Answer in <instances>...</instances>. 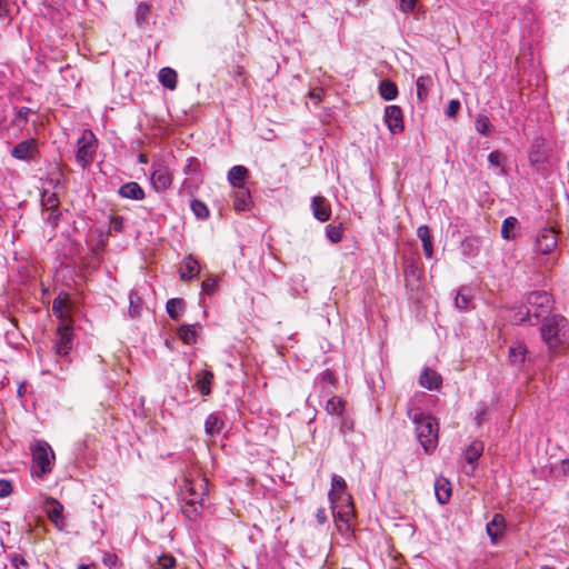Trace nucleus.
Here are the masks:
<instances>
[{"label":"nucleus","instance_id":"39","mask_svg":"<svg viewBox=\"0 0 569 569\" xmlns=\"http://www.w3.org/2000/svg\"><path fill=\"white\" fill-rule=\"evenodd\" d=\"M190 207L198 219L206 220L209 218L210 212L207 204L203 201L199 199H193L190 203Z\"/></svg>","mask_w":569,"mask_h":569},{"label":"nucleus","instance_id":"46","mask_svg":"<svg viewBox=\"0 0 569 569\" xmlns=\"http://www.w3.org/2000/svg\"><path fill=\"white\" fill-rule=\"evenodd\" d=\"M61 212L59 209L42 211L43 221L50 224L52 228H57L61 220Z\"/></svg>","mask_w":569,"mask_h":569},{"label":"nucleus","instance_id":"9","mask_svg":"<svg viewBox=\"0 0 569 569\" xmlns=\"http://www.w3.org/2000/svg\"><path fill=\"white\" fill-rule=\"evenodd\" d=\"M39 143L36 138H29L17 143L10 151L11 157L21 161H31L39 154Z\"/></svg>","mask_w":569,"mask_h":569},{"label":"nucleus","instance_id":"16","mask_svg":"<svg viewBox=\"0 0 569 569\" xmlns=\"http://www.w3.org/2000/svg\"><path fill=\"white\" fill-rule=\"evenodd\" d=\"M311 209L313 217L320 222H326L331 216V206L322 196H316L311 200Z\"/></svg>","mask_w":569,"mask_h":569},{"label":"nucleus","instance_id":"51","mask_svg":"<svg viewBox=\"0 0 569 569\" xmlns=\"http://www.w3.org/2000/svg\"><path fill=\"white\" fill-rule=\"evenodd\" d=\"M462 249L465 253H468L469 256H476L478 253L477 240L466 239L462 242Z\"/></svg>","mask_w":569,"mask_h":569},{"label":"nucleus","instance_id":"45","mask_svg":"<svg viewBox=\"0 0 569 569\" xmlns=\"http://www.w3.org/2000/svg\"><path fill=\"white\" fill-rule=\"evenodd\" d=\"M150 13V6L147 2H140L136 10V21L139 27H143Z\"/></svg>","mask_w":569,"mask_h":569},{"label":"nucleus","instance_id":"22","mask_svg":"<svg viewBox=\"0 0 569 569\" xmlns=\"http://www.w3.org/2000/svg\"><path fill=\"white\" fill-rule=\"evenodd\" d=\"M118 194L123 199L137 200V201L143 200L146 197V193H144V190L142 189V187L138 182H134V181L123 183L118 189Z\"/></svg>","mask_w":569,"mask_h":569},{"label":"nucleus","instance_id":"21","mask_svg":"<svg viewBox=\"0 0 569 569\" xmlns=\"http://www.w3.org/2000/svg\"><path fill=\"white\" fill-rule=\"evenodd\" d=\"M419 383L428 390H439L442 385V378L437 371L427 367L419 377Z\"/></svg>","mask_w":569,"mask_h":569},{"label":"nucleus","instance_id":"43","mask_svg":"<svg viewBox=\"0 0 569 569\" xmlns=\"http://www.w3.org/2000/svg\"><path fill=\"white\" fill-rule=\"evenodd\" d=\"M325 409L330 415H341L343 410V403L339 398L332 395L327 399Z\"/></svg>","mask_w":569,"mask_h":569},{"label":"nucleus","instance_id":"8","mask_svg":"<svg viewBox=\"0 0 569 569\" xmlns=\"http://www.w3.org/2000/svg\"><path fill=\"white\" fill-rule=\"evenodd\" d=\"M77 144L78 149L76 152V161L82 169H86L94 159L98 148V139L91 130L86 129L82 131Z\"/></svg>","mask_w":569,"mask_h":569},{"label":"nucleus","instance_id":"48","mask_svg":"<svg viewBox=\"0 0 569 569\" xmlns=\"http://www.w3.org/2000/svg\"><path fill=\"white\" fill-rule=\"evenodd\" d=\"M129 315L136 318L140 315L139 305L141 303L140 297L136 292H131L129 296Z\"/></svg>","mask_w":569,"mask_h":569},{"label":"nucleus","instance_id":"13","mask_svg":"<svg viewBox=\"0 0 569 569\" xmlns=\"http://www.w3.org/2000/svg\"><path fill=\"white\" fill-rule=\"evenodd\" d=\"M46 512L50 521L54 525L58 531L66 529V519L63 516V506L54 498H49L46 501Z\"/></svg>","mask_w":569,"mask_h":569},{"label":"nucleus","instance_id":"24","mask_svg":"<svg viewBox=\"0 0 569 569\" xmlns=\"http://www.w3.org/2000/svg\"><path fill=\"white\" fill-rule=\"evenodd\" d=\"M435 493L439 503H447L451 497L450 481L445 477H438L435 481Z\"/></svg>","mask_w":569,"mask_h":569},{"label":"nucleus","instance_id":"29","mask_svg":"<svg viewBox=\"0 0 569 569\" xmlns=\"http://www.w3.org/2000/svg\"><path fill=\"white\" fill-rule=\"evenodd\" d=\"M184 309H186V302L181 298H172L167 301V305H166L167 313L174 321L180 319Z\"/></svg>","mask_w":569,"mask_h":569},{"label":"nucleus","instance_id":"32","mask_svg":"<svg viewBox=\"0 0 569 569\" xmlns=\"http://www.w3.org/2000/svg\"><path fill=\"white\" fill-rule=\"evenodd\" d=\"M379 94L386 101L395 100L398 97V87L393 81L383 79L379 83Z\"/></svg>","mask_w":569,"mask_h":569},{"label":"nucleus","instance_id":"12","mask_svg":"<svg viewBox=\"0 0 569 569\" xmlns=\"http://www.w3.org/2000/svg\"><path fill=\"white\" fill-rule=\"evenodd\" d=\"M383 119L392 134L401 133L403 131V112L399 106L391 104L386 107Z\"/></svg>","mask_w":569,"mask_h":569},{"label":"nucleus","instance_id":"17","mask_svg":"<svg viewBox=\"0 0 569 569\" xmlns=\"http://www.w3.org/2000/svg\"><path fill=\"white\" fill-rule=\"evenodd\" d=\"M199 271L200 264L192 254H189L183 258L179 268V276L181 280H191L199 274Z\"/></svg>","mask_w":569,"mask_h":569},{"label":"nucleus","instance_id":"44","mask_svg":"<svg viewBox=\"0 0 569 569\" xmlns=\"http://www.w3.org/2000/svg\"><path fill=\"white\" fill-rule=\"evenodd\" d=\"M342 231H343V228H342L341 223H339L337 226L328 224L326 227V236H327L328 240L332 243H338L342 240Z\"/></svg>","mask_w":569,"mask_h":569},{"label":"nucleus","instance_id":"34","mask_svg":"<svg viewBox=\"0 0 569 569\" xmlns=\"http://www.w3.org/2000/svg\"><path fill=\"white\" fill-rule=\"evenodd\" d=\"M506 529L505 517L496 513L493 518L486 525V533H502Z\"/></svg>","mask_w":569,"mask_h":569},{"label":"nucleus","instance_id":"37","mask_svg":"<svg viewBox=\"0 0 569 569\" xmlns=\"http://www.w3.org/2000/svg\"><path fill=\"white\" fill-rule=\"evenodd\" d=\"M518 224V220L515 217H507L501 226V237L506 240L515 239L513 230Z\"/></svg>","mask_w":569,"mask_h":569},{"label":"nucleus","instance_id":"49","mask_svg":"<svg viewBox=\"0 0 569 569\" xmlns=\"http://www.w3.org/2000/svg\"><path fill=\"white\" fill-rule=\"evenodd\" d=\"M102 562L104 566L109 567V569H119V559L116 553L110 551H104L102 556Z\"/></svg>","mask_w":569,"mask_h":569},{"label":"nucleus","instance_id":"52","mask_svg":"<svg viewBox=\"0 0 569 569\" xmlns=\"http://www.w3.org/2000/svg\"><path fill=\"white\" fill-rule=\"evenodd\" d=\"M110 228L118 233L123 232L124 218L121 216H112L110 219Z\"/></svg>","mask_w":569,"mask_h":569},{"label":"nucleus","instance_id":"40","mask_svg":"<svg viewBox=\"0 0 569 569\" xmlns=\"http://www.w3.org/2000/svg\"><path fill=\"white\" fill-rule=\"evenodd\" d=\"M218 290V277L209 276L201 283L200 296H212Z\"/></svg>","mask_w":569,"mask_h":569},{"label":"nucleus","instance_id":"57","mask_svg":"<svg viewBox=\"0 0 569 569\" xmlns=\"http://www.w3.org/2000/svg\"><path fill=\"white\" fill-rule=\"evenodd\" d=\"M416 6L417 0H400L399 9L405 13H409L415 10Z\"/></svg>","mask_w":569,"mask_h":569},{"label":"nucleus","instance_id":"15","mask_svg":"<svg viewBox=\"0 0 569 569\" xmlns=\"http://www.w3.org/2000/svg\"><path fill=\"white\" fill-rule=\"evenodd\" d=\"M528 355L527 346L522 341H515L508 351V361L511 366L521 369Z\"/></svg>","mask_w":569,"mask_h":569},{"label":"nucleus","instance_id":"5","mask_svg":"<svg viewBox=\"0 0 569 569\" xmlns=\"http://www.w3.org/2000/svg\"><path fill=\"white\" fill-rule=\"evenodd\" d=\"M527 310L525 313L519 312V321L536 326L543 319L550 316L549 312L552 308V297L547 291H531L527 295Z\"/></svg>","mask_w":569,"mask_h":569},{"label":"nucleus","instance_id":"64","mask_svg":"<svg viewBox=\"0 0 569 569\" xmlns=\"http://www.w3.org/2000/svg\"><path fill=\"white\" fill-rule=\"evenodd\" d=\"M541 569H555L553 567L545 566Z\"/></svg>","mask_w":569,"mask_h":569},{"label":"nucleus","instance_id":"7","mask_svg":"<svg viewBox=\"0 0 569 569\" xmlns=\"http://www.w3.org/2000/svg\"><path fill=\"white\" fill-rule=\"evenodd\" d=\"M52 348L56 357L63 359L64 362H70L69 355L73 348L72 323H59L56 330Z\"/></svg>","mask_w":569,"mask_h":569},{"label":"nucleus","instance_id":"23","mask_svg":"<svg viewBox=\"0 0 569 569\" xmlns=\"http://www.w3.org/2000/svg\"><path fill=\"white\" fill-rule=\"evenodd\" d=\"M67 306H68V295L60 293L52 301V312L57 318L60 319V322L72 323V319L66 310Z\"/></svg>","mask_w":569,"mask_h":569},{"label":"nucleus","instance_id":"6","mask_svg":"<svg viewBox=\"0 0 569 569\" xmlns=\"http://www.w3.org/2000/svg\"><path fill=\"white\" fill-rule=\"evenodd\" d=\"M32 476L43 479L52 472L56 463V455L51 446L42 439L34 440L31 446Z\"/></svg>","mask_w":569,"mask_h":569},{"label":"nucleus","instance_id":"31","mask_svg":"<svg viewBox=\"0 0 569 569\" xmlns=\"http://www.w3.org/2000/svg\"><path fill=\"white\" fill-rule=\"evenodd\" d=\"M159 81L164 88L174 90L177 88L178 74L173 69L164 67L159 71Z\"/></svg>","mask_w":569,"mask_h":569},{"label":"nucleus","instance_id":"14","mask_svg":"<svg viewBox=\"0 0 569 569\" xmlns=\"http://www.w3.org/2000/svg\"><path fill=\"white\" fill-rule=\"evenodd\" d=\"M150 180L156 191L161 192L170 188L172 176L168 167L158 164L153 168Z\"/></svg>","mask_w":569,"mask_h":569},{"label":"nucleus","instance_id":"60","mask_svg":"<svg viewBox=\"0 0 569 569\" xmlns=\"http://www.w3.org/2000/svg\"><path fill=\"white\" fill-rule=\"evenodd\" d=\"M243 73V68L241 66H236L232 69L233 77H240Z\"/></svg>","mask_w":569,"mask_h":569},{"label":"nucleus","instance_id":"4","mask_svg":"<svg viewBox=\"0 0 569 569\" xmlns=\"http://www.w3.org/2000/svg\"><path fill=\"white\" fill-rule=\"evenodd\" d=\"M407 415L416 425L417 438L425 452L427 455L432 453L438 445V421L429 415H425L423 412H415L412 409H408Z\"/></svg>","mask_w":569,"mask_h":569},{"label":"nucleus","instance_id":"19","mask_svg":"<svg viewBox=\"0 0 569 569\" xmlns=\"http://www.w3.org/2000/svg\"><path fill=\"white\" fill-rule=\"evenodd\" d=\"M249 178V170L242 164H237L230 168L227 174L229 183L234 188H247L244 186L246 180Z\"/></svg>","mask_w":569,"mask_h":569},{"label":"nucleus","instance_id":"35","mask_svg":"<svg viewBox=\"0 0 569 569\" xmlns=\"http://www.w3.org/2000/svg\"><path fill=\"white\" fill-rule=\"evenodd\" d=\"M431 83V78L429 76H420L417 81V98L420 102H423L429 94V86Z\"/></svg>","mask_w":569,"mask_h":569},{"label":"nucleus","instance_id":"33","mask_svg":"<svg viewBox=\"0 0 569 569\" xmlns=\"http://www.w3.org/2000/svg\"><path fill=\"white\" fill-rule=\"evenodd\" d=\"M482 452H483L482 441L475 440L466 449L465 459L468 463L473 465L481 457Z\"/></svg>","mask_w":569,"mask_h":569},{"label":"nucleus","instance_id":"58","mask_svg":"<svg viewBox=\"0 0 569 569\" xmlns=\"http://www.w3.org/2000/svg\"><path fill=\"white\" fill-rule=\"evenodd\" d=\"M10 561H11L12 566H14L16 568H19L20 566H23V567L28 566V562L24 560V558L18 553H14L10 558Z\"/></svg>","mask_w":569,"mask_h":569},{"label":"nucleus","instance_id":"38","mask_svg":"<svg viewBox=\"0 0 569 569\" xmlns=\"http://www.w3.org/2000/svg\"><path fill=\"white\" fill-rule=\"evenodd\" d=\"M551 472L555 478L559 480L569 478V459H562L558 463L553 465Z\"/></svg>","mask_w":569,"mask_h":569},{"label":"nucleus","instance_id":"41","mask_svg":"<svg viewBox=\"0 0 569 569\" xmlns=\"http://www.w3.org/2000/svg\"><path fill=\"white\" fill-rule=\"evenodd\" d=\"M507 158L506 156L498 151V150H495V151H491L488 156V162L490 166L492 167H497L499 168V173L500 174H505V162H506Z\"/></svg>","mask_w":569,"mask_h":569},{"label":"nucleus","instance_id":"53","mask_svg":"<svg viewBox=\"0 0 569 569\" xmlns=\"http://www.w3.org/2000/svg\"><path fill=\"white\" fill-rule=\"evenodd\" d=\"M158 563L162 569H172L176 565V559L171 555H162L158 558Z\"/></svg>","mask_w":569,"mask_h":569},{"label":"nucleus","instance_id":"27","mask_svg":"<svg viewBox=\"0 0 569 569\" xmlns=\"http://www.w3.org/2000/svg\"><path fill=\"white\" fill-rule=\"evenodd\" d=\"M417 236L422 242L423 252L427 258H431L433 254L432 236L428 226H420L417 229Z\"/></svg>","mask_w":569,"mask_h":569},{"label":"nucleus","instance_id":"2","mask_svg":"<svg viewBox=\"0 0 569 569\" xmlns=\"http://www.w3.org/2000/svg\"><path fill=\"white\" fill-rule=\"evenodd\" d=\"M181 512L189 521H196L208 499L206 477H187L180 488Z\"/></svg>","mask_w":569,"mask_h":569},{"label":"nucleus","instance_id":"62","mask_svg":"<svg viewBox=\"0 0 569 569\" xmlns=\"http://www.w3.org/2000/svg\"><path fill=\"white\" fill-rule=\"evenodd\" d=\"M490 539H491V542L492 545H496L498 543L499 539L502 537V536H489Z\"/></svg>","mask_w":569,"mask_h":569},{"label":"nucleus","instance_id":"28","mask_svg":"<svg viewBox=\"0 0 569 569\" xmlns=\"http://www.w3.org/2000/svg\"><path fill=\"white\" fill-rule=\"evenodd\" d=\"M198 325H182L178 328L177 335L184 345H194L198 340Z\"/></svg>","mask_w":569,"mask_h":569},{"label":"nucleus","instance_id":"54","mask_svg":"<svg viewBox=\"0 0 569 569\" xmlns=\"http://www.w3.org/2000/svg\"><path fill=\"white\" fill-rule=\"evenodd\" d=\"M0 19H8V23L12 21L9 0H0Z\"/></svg>","mask_w":569,"mask_h":569},{"label":"nucleus","instance_id":"63","mask_svg":"<svg viewBox=\"0 0 569 569\" xmlns=\"http://www.w3.org/2000/svg\"><path fill=\"white\" fill-rule=\"evenodd\" d=\"M78 569H90V568H89V566H87V565H80V566L78 567Z\"/></svg>","mask_w":569,"mask_h":569},{"label":"nucleus","instance_id":"30","mask_svg":"<svg viewBox=\"0 0 569 569\" xmlns=\"http://www.w3.org/2000/svg\"><path fill=\"white\" fill-rule=\"evenodd\" d=\"M472 295L468 287H461L457 290V295L455 297V306L457 309L460 311L469 310Z\"/></svg>","mask_w":569,"mask_h":569},{"label":"nucleus","instance_id":"36","mask_svg":"<svg viewBox=\"0 0 569 569\" xmlns=\"http://www.w3.org/2000/svg\"><path fill=\"white\" fill-rule=\"evenodd\" d=\"M60 201L54 192H48L44 190L41 194V207L42 211L59 209Z\"/></svg>","mask_w":569,"mask_h":569},{"label":"nucleus","instance_id":"11","mask_svg":"<svg viewBox=\"0 0 569 569\" xmlns=\"http://www.w3.org/2000/svg\"><path fill=\"white\" fill-rule=\"evenodd\" d=\"M557 243L558 237L553 228H543L537 236L535 251L541 254H549L556 248Z\"/></svg>","mask_w":569,"mask_h":569},{"label":"nucleus","instance_id":"18","mask_svg":"<svg viewBox=\"0 0 569 569\" xmlns=\"http://www.w3.org/2000/svg\"><path fill=\"white\" fill-rule=\"evenodd\" d=\"M232 198V208L237 212L248 211L253 204L251 193L248 188L234 189Z\"/></svg>","mask_w":569,"mask_h":569},{"label":"nucleus","instance_id":"3","mask_svg":"<svg viewBox=\"0 0 569 569\" xmlns=\"http://www.w3.org/2000/svg\"><path fill=\"white\" fill-rule=\"evenodd\" d=\"M540 322V336L547 346L549 359L552 360L560 355L569 337V322L561 315L543 317Z\"/></svg>","mask_w":569,"mask_h":569},{"label":"nucleus","instance_id":"25","mask_svg":"<svg viewBox=\"0 0 569 569\" xmlns=\"http://www.w3.org/2000/svg\"><path fill=\"white\" fill-rule=\"evenodd\" d=\"M224 426L222 417L219 412L210 413L204 422V431L208 436L214 437L218 436Z\"/></svg>","mask_w":569,"mask_h":569},{"label":"nucleus","instance_id":"1","mask_svg":"<svg viewBox=\"0 0 569 569\" xmlns=\"http://www.w3.org/2000/svg\"><path fill=\"white\" fill-rule=\"evenodd\" d=\"M328 496L338 530L341 533L351 530L355 517L353 503L351 496L347 492V482L341 476L333 475L331 477V488Z\"/></svg>","mask_w":569,"mask_h":569},{"label":"nucleus","instance_id":"26","mask_svg":"<svg viewBox=\"0 0 569 569\" xmlns=\"http://www.w3.org/2000/svg\"><path fill=\"white\" fill-rule=\"evenodd\" d=\"M545 139L536 138L530 146L529 161L531 164H538L547 159V154L543 151Z\"/></svg>","mask_w":569,"mask_h":569},{"label":"nucleus","instance_id":"59","mask_svg":"<svg viewBox=\"0 0 569 569\" xmlns=\"http://www.w3.org/2000/svg\"><path fill=\"white\" fill-rule=\"evenodd\" d=\"M316 519L319 523H325L327 521V512L323 508H319L316 512Z\"/></svg>","mask_w":569,"mask_h":569},{"label":"nucleus","instance_id":"61","mask_svg":"<svg viewBox=\"0 0 569 569\" xmlns=\"http://www.w3.org/2000/svg\"><path fill=\"white\" fill-rule=\"evenodd\" d=\"M138 161H139V163H147V162H148V158H147V156H146V154L140 153V154L138 156Z\"/></svg>","mask_w":569,"mask_h":569},{"label":"nucleus","instance_id":"55","mask_svg":"<svg viewBox=\"0 0 569 569\" xmlns=\"http://www.w3.org/2000/svg\"><path fill=\"white\" fill-rule=\"evenodd\" d=\"M460 107H461V104H460L459 100H457V99L450 100L447 106V109H446L447 117L453 118L459 112Z\"/></svg>","mask_w":569,"mask_h":569},{"label":"nucleus","instance_id":"42","mask_svg":"<svg viewBox=\"0 0 569 569\" xmlns=\"http://www.w3.org/2000/svg\"><path fill=\"white\" fill-rule=\"evenodd\" d=\"M476 130L483 136L489 134V129L491 127L490 119L485 113H478L475 121Z\"/></svg>","mask_w":569,"mask_h":569},{"label":"nucleus","instance_id":"10","mask_svg":"<svg viewBox=\"0 0 569 569\" xmlns=\"http://www.w3.org/2000/svg\"><path fill=\"white\" fill-rule=\"evenodd\" d=\"M336 389V378L330 369L323 370L317 376L313 383V391L320 398H328L333 395Z\"/></svg>","mask_w":569,"mask_h":569},{"label":"nucleus","instance_id":"50","mask_svg":"<svg viewBox=\"0 0 569 569\" xmlns=\"http://www.w3.org/2000/svg\"><path fill=\"white\" fill-rule=\"evenodd\" d=\"M201 169V162L198 158L190 157L187 160V164L183 168L186 174H192L199 172Z\"/></svg>","mask_w":569,"mask_h":569},{"label":"nucleus","instance_id":"47","mask_svg":"<svg viewBox=\"0 0 569 569\" xmlns=\"http://www.w3.org/2000/svg\"><path fill=\"white\" fill-rule=\"evenodd\" d=\"M30 113H32V110L30 108L21 107L14 113L13 123L20 127H24L29 121Z\"/></svg>","mask_w":569,"mask_h":569},{"label":"nucleus","instance_id":"56","mask_svg":"<svg viewBox=\"0 0 569 569\" xmlns=\"http://www.w3.org/2000/svg\"><path fill=\"white\" fill-rule=\"evenodd\" d=\"M12 492V483L9 480L0 479V498H6Z\"/></svg>","mask_w":569,"mask_h":569},{"label":"nucleus","instance_id":"20","mask_svg":"<svg viewBox=\"0 0 569 569\" xmlns=\"http://www.w3.org/2000/svg\"><path fill=\"white\" fill-rule=\"evenodd\" d=\"M214 376L210 370H201L196 372L194 375V388L202 395L209 396L211 393V386L213 382Z\"/></svg>","mask_w":569,"mask_h":569}]
</instances>
